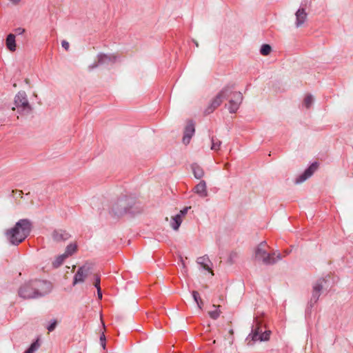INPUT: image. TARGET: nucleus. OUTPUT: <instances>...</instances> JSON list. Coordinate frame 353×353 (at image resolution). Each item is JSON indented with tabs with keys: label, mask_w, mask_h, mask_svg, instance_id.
I'll return each instance as SVG.
<instances>
[{
	"label": "nucleus",
	"mask_w": 353,
	"mask_h": 353,
	"mask_svg": "<svg viewBox=\"0 0 353 353\" xmlns=\"http://www.w3.org/2000/svg\"><path fill=\"white\" fill-rule=\"evenodd\" d=\"M190 208V207H185L183 210H181L179 214L176 215L180 216L183 219V216H184L187 213L188 210Z\"/></svg>",
	"instance_id": "obj_30"
},
{
	"label": "nucleus",
	"mask_w": 353,
	"mask_h": 353,
	"mask_svg": "<svg viewBox=\"0 0 353 353\" xmlns=\"http://www.w3.org/2000/svg\"><path fill=\"white\" fill-rule=\"evenodd\" d=\"M32 230V223L30 220L23 219L18 221L14 226L6 232L9 242L14 245L22 243L30 234Z\"/></svg>",
	"instance_id": "obj_2"
},
{
	"label": "nucleus",
	"mask_w": 353,
	"mask_h": 353,
	"mask_svg": "<svg viewBox=\"0 0 353 353\" xmlns=\"http://www.w3.org/2000/svg\"><path fill=\"white\" fill-rule=\"evenodd\" d=\"M271 50H272V48L270 45L263 44V45H262V46L261 48L260 52L262 55L267 56L270 53Z\"/></svg>",
	"instance_id": "obj_27"
},
{
	"label": "nucleus",
	"mask_w": 353,
	"mask_h": 353,
	"mask_svg": "<svg viewBox=\"0 0 353 353\" xmlns=\"http://www.w3.org/2000/svg\"><path fill=\"white\" fill-rule=\"evenodd\" d=\"M6 45L7 48L10 52H14L17 49L15 35L14 34H9L6 39Z\"/></svg>",
	"instance_id": "obj_18"
},
{
	"label": "nucleus",
	"mask_w": 353,
	"mask_h": 353,
	"mask_svg": "<svg viewBox=\"0 0 353 353\" xmlns=\"http://www.w3.org/2000/svg\"><path fill=\"white\" fill-rule=\"evenodd\" d=\"M14 32L17 35H21L25 32V29L23 28H17L14 29Z\"/></svg>",
	"instance_id": "obj_32"
},
{
	"label": "nucleus",
	"mask_w": 353,
	"mask_h": 353,
	"mask_svg": "<svg viewBox=\"0 0 353 353\" xmlns=\"http://www.w3.org/2000/svg\"><path fill=\"white\" fill-rule=\"evenodd\" d=\"M195 129L192 122L188 123L185 128L184 135L183 137V142L184 144H188L193 134H194Z\"/></svg>",
	"instance_id": "obj_15"
},
{
	"label": "nucleus",
	"mask_w": 353,
	"mask_h": 353,
	"mask_svg": "<svg viewBox=\"0 0 353 353\" xmlns=\"http://www.w3.org/2000/svg\"><path fill=\"white\" fill-rule=\"evenodd\" d=\"M77 250V245L74 243L69 244L65 249V255L66 256H70L72 255Z\"/></svg>",
	"instance_id": "obj_24"
},
{
	"label": "nucleus",
	"mask_w": 353,
	"mask_h": 353,
	"mask_svg": "<svg viewBox=\"0 0 353 353\" xmlns=\"http://www.w3.org/2000/svg\"><path fill=\"white\" fill-rule=\"evenodd\" d=\"M296 21L295 26L296 28L301 27L307 20V13L304 8H300L295 13Z\"/></svg>",
	"instance_id": "obj_13"
},
{
	"label": "nucleus",
	"mask_w": 353,
	"mask_h": 353,
	"mask_svg": "<svg viewBox=\"0 0 353 353\" xmlns=\"http://www.w3.org/2000/svg\"><path fill=\"white\" fill-rule=\"evenodd\" d=\"M57 325V321L54 319L52 320L50 324L48 325L47 329L49 332H52Z\"/></svg>",
	"instance_id": "obj_28"
},
{
	"label": "nucleus",
	"mask_w": 353,
	"mask_h": 353,
	"mask_svg": "<svg viewBox=\"0 0 353 353\" xmlns=\"http://www.w3.org/2000/svg\"><path fill=\"white\" fill-rule=\"evenodd\" d=\"M132 203L131 198L122 196L112 203L110 213L114 216L119 217L130 210Z\"/></svg>",
	"instance_id": "obj_4"
},
{
	"label": "nucleus",
	"mask_w": 353,
	"mask_h": 353,
	"mask_svg": "<svg viewBox=\"0 0 353 353\" xmlns=\"http://www.w3.org/2000/svg\"><path fill=\"white\" fill-rule=\"evenodd\" d=\"M14 104L21 111L26 112V113H30L32 110L31 105H30L27 94L24 91L19 92L15 97H14Z\"/></svg>",
	"instance_id": "obj_7"
},
{
	"label": "nucleus",
	"mask_w": 353,
	"mask_h": 353,
	"mask_svg": "<svg viewBox=\"0 0 353 353\" xmlns=\"http://www.w3.org/2000/svg\"><path fill=\"white\" fill-rule=\"evenodd\" d=\"M10 1H12V3H17L19 2L21 0H10Z\"/></svg>",
	"instance_id": "obj_37"
},
{
	"label": "nucleus",
	"mask_w": 353,
	"mask_h": 353,
	"mask_svg": "<svg viewBox=\"0 0 353 353\" xmlns=\"http://www.w3.org/2000/svg\"><path fill=\"white\" fill-rule=\"evenodd\" d=\"M66 258H68V256H66L65 254L58 256L52 263L53 267L58 268L61 265Z\"/></svg>",
	"instance_id": "obj_22"
},
{
	"label": "nucleus",
	"mask_w": 353,
	"mask_h": 353,
	"mask_svg": "<svg viewBox=\"0 0 353 353\" xmlns=\"http://www.w3.org/2000/svg\"><path fill=\"white\" fill-rule=\"evenodd\" d=\"M318 164L317 163H312L308 168H307L305 172L301 174L299 177L296 179V183H301L305 181L306 179L310 178L314 172L317 170Z\"/></svg>",
	"instance_id": "obj_12"
},
{
	"label": "nucleus",
	"mask_w": 353,
	"mask_h": 353,
	"mask_svg": "<svg viewBox=\"0 0 353 353\" xmlns=\"http://www.w3.org/2000/svg\"><path fill=\"white\" fill-rule=\"evenodd\" d=\"M229 332H230V334H233V333H234L233 332V330H230Z\"/></svg>",
	"instance_id": "obj_40"
},
{
	"label": "nucleus",
	"mask_w": 353,
	"mask_h": 353,
	"mask_svg": "<svg viewBox=\"0 0 353 353\" xmlns=\"http://www.w3.org/2000/svg\"><path fill=\"white\" fill-rule=\"evenodd\" d=\"M210 140L212 143L211 150L215 152L219 151L220 150L222 142L219 139L214 136H212L210 137Z\"/></svg>",
	"instance_id": "obj_21"
},
{
	"label": "nucleus",
	"mask_w": 353,
	"mask_h": 353,
	"mask_svg": "<svg viewBox=\"0 0 353 353\" xmlns=\"http://www.w3.org/2000/svg\"><path fill=\"white\" fill-rule=\"evenodd\" d=\"M194 176L196 179H201L204 175L203 169L196 163H193L191 165Z\"/></svg>",
	"instance_id": "obj_19"
},
{
	"label": "nucleus",
	"mask_w": 353,
	"mask_h": 353,
	"mask_svg": "<svg viewBox=\"0 0 353 353\" xmlns=\"http://www.w3.org/2000/svg\"><path fill=\"white\" fill-rule=\"evenodd\" d=\"M52 237L54 241L61 242L68 239L70 234L61 230H54L52 234Z\"/></svg>",
	"instance_id": "obj_17"
},
{
	"label": "nucleus",
	"mask_w": 353,
	"mask_h": 353,
	"mask_svg": "<svg viewBox=\"0 0 353 353\" xmlns=\"http://www.w3.org/2000/svg\"><path fill=\"white\" fill-rule=\"evenodd\" d=\"M61 46L65 50H68L69 49V47H70V44L67 41H61Z\"/></svg>",
	"instance_id": "obj_33"
},
{
	"label": "nucleus",
	"mask_w": 353,
	"mask_h": 353,
	"mask_svg": "<svg viewBox=\"0 0 353 353\" xmlns=\"http://www.w3.org/2000/svg\"><path fill=\"white\" fill-rule=\"evenodd\" d=\"M192 296H193V299H194V301L196 303L198 307L200 309H201V307H202V305H203V301H202V300L200 298L199 292H196V291H193L192 292Z\"/></svg>",
	"instance_id": "obj_26"
},
{
	"label": "nucleus",
	"mask_w": 353,
	"mask_h": 353,
	"mask_svg": "<svg viewBox=\"0 0 353 353\" xmlns=\"http://www.w3.org/2000/svg\"><path fill=\"white\" fill-rule=\"evenodd\" d=\"M119 57L114 54H99L98 55V63L92 65L94 68L98 65H110L117 62Z\"/></svg>",
	"instance_id": "obj_10"
},
{
	"label": "nucleus",
	"mask_w": 353,
	"mask_h": 353,
	"mask_svg": "<svg viewBox=\"0 0 353 353\" xmlns=\"http://www.w3.org/2000/svg\"><path fill=\"white\" fill-rule=\"evenodd\" d=\"M270 336V331L262 332L260 323L257 319L255 320V325H253L252 332L248 336V339L251 337L253 341H268Z\"/></svg>",
	"instance_id": "obj_6"
},
{
	"label": "nucleus",
	"mask_w": 353,
	"mask_h": 353,
	"mask_svg": "<svg viewBox=\"0 0 353 353\" xmlns=\"http://www.w3.org/2000/svg\"><path fill=\"white\" fill-rule=\"evenodd\" d=\"M194 190L200 197L204 198L208 196L207 186L205 181H201L194 187Z\"/></svg>",
	"instance_id": "obj_16"
},
{
	"label": "nucleus",
	"mask_w": 353,
	"mask_h": 353,
	"mask_svg": "<svg viewBox=\"0 0 353 353\" xmlns=\"http://www.w3.org/2000/svg\"><path fill=\"white\" fill-rule=\"evenodd\" d=\"M290 251H289V250H285V255H288V254H289V253H290Z\"/></svg>",
	"instance_id": "obj_39"
},
{
	"label": "nucleus",
	"mask_w": 353,
	"mask_h": 353,
	"mask_svg": "<svg viewBox=\"0 0 353 353\" xmlns=\"http://www.w3.org/2000/svg\"><path fill=\"white\" fill-rule=\"evenodd\" d=\"M325 282V279H319L313 284L312 294L310 301L311 307L318 301Z\"/></svg>",
	"instance_id": "obj_9"
},
{
	"label": "nucleus",
	"mask_w": 353,
	"mask_h": 353,
	"mask_svg": "<svg viewBox=\"0 0 353 353\" xmlns=\"http://www.w3.org/2000/svg\"><path fill=\"white\" fill-rule=\"evenodd\" d=\"M33 290H31V289H27L26 290V293H30V292H32Z\"/></svg>",
	"instance_id": "obj_38"
},
{
	"label": "nucleus",
	"mask_w": 353,
	"mask_h": 353,
	"mask_svg": "<svg viewBox=\"0 0 353 353\" xmlns=\"http://www.w3.org/2000/svg\"><path fill=\"white\" fill-rule=\"evenodd\" d=\"M269 246L265 241L259 243L254 250V259L262 261L265 265H272L277 261L281 260L282 256L279 252L269 253L268 252Z\"/></svg>",
	"instance_id": "obj_3"
},
{
	"label": "nucleus",
	"mask_w": 353,
	"mask_h": 353,
	"mask_svg": "<svg viewBox=\"0 0 353 353\" xmlns=\"http://www.w3.org/2000/svg\"><path fill=\"white\" fill-rule=\"evenodd\" d=\"M97 295H98V298L99 299H102V292H101V288H98V289H97Z\"/></svg>",
	"instance_id": "obj_35"
},
{
	"label": "nucleus",
	"mask_w": 353,
	"mask_h": 353,
	"mask_svg": "<svg viewBox=\"0 0 353 353\" xmlns=\"http://www.w3.org/2000/svg\"><path fill=\"white\" fill-rule=\"evenodd\" d=\"M182 223V218L180 216L175 215L172 217L170 222L171 227L173 230H177Z\"/></svg>",
	"instance_id": "obj_20"
},
{
	"label": "nucleus",
	"mask_w": 353,
	"mask_h": 353,
	"mask_svg": "<svg viewBox=\"0 0 353 353\" xmlns=\"http://www.w3.org/2000/svg\"><path fill=\"white\" fill-rule=\"evenodd\" d=\"M90 269L86 265L80 267L74 276L73 285L83 283L89 274Z\"/></svg>",
	"instance_id": "obj_11"
},
{
	"label": "nucleus",
	"mask_w": 353,
	"mask_h": 353,
	"mask_svg": "<svg viewBox=\"0 0 353 353\" xmlns=\"http://www.w3.org/2000/svg\"><path fill=\"white\" fill-rule=\"evenodd\" d=\"M94 285L97 289H98V288H101L100 287V278L98 276H97L95 278V281L94 283Z\"/></svg>",
	"instance_id": "obj_34"
},
{
	"label": "nucleus",
	"mask_w": 353,
	"mask_h": 353,
	"mask_svg": "<svg viewBox=\"0 0 353 353\" xmlns=\"http://www.w3.org/2000/svg\"><path fill=\"white\" fill-rule=\"evenodd\" d=\"M230 87L232 88V93L228 94V97H231L229 100L228 110L230 113H235L242 103L243 97L241 92H234L233 87Z\"/></svg>",
	"instance_id": "obj_8"
},
{
	"label": "nucleus",
	"mask_w": 353,
	"mask_h": 353,
	"mask_svg": "<svg viewBox=\"0 0 353 353\" xmlns=\"http://www.w3.org/2000/svg\"><path fill=\"white\" fill-rule=\"evenodd\" d=\"M213 307H214V310L210 311L208 312V314H209V316H210V318L215 320V319H218L219 316H220L221 311L219 309V307H217L215 305H213Z\"/></svg>",
	"instance_id": "obj_25"
},
{
	"label": "nucleus",
	"mask_w": 353,
	"mask_h": 353,
	"mask_svg": "<svg viewBox=\"0 0 353 353\" xmlns=\"http://www.w3.org/2000/svg\"><path fill=\"white\" fill-rule=\"evenodd\" d=\"M194 42L195 45H196V46L198 47L199 46L198 43L196 41H194Z\"/></svg>",
	"instance_id": "obj_41"
},
{
	"label": "nucleus",
	"mask_w": 353,
	"mask_h": 353,
	"mask_svg": "<svg viewBox=\"0 0 353 353\" xmlns=\"http://www.w3.org/2000/svg\"><path fill=\"white\" fill-rule=\"evenodd\" d=\"M34 352H32V350H30V348H28L26 352L25 353H33Z\"/></svg>",
	"instance_id": "obj_36"
},
{
	"label": "nucleus",
	"mask_w": 353,
	"mask_h": 353,
	"mask_svg": "<svg viewBox=\"0 0 353 353\" xmlns=\"http://www.w3.org/2000/svg\"><path fill=\"white\" fill-rule=\"evenodd\" d=\"M313 102V97L311 94H307L303 99V105L308 109L312 106Z\"/></svg>",
	"instance_id": "obj_23"
},
{
	"label": "nucleus",
	"mask_w": 353,
	"mask_h": 353,
	"mask_svg": "<svg viewBox=\"0 0 353 353\" xmlns=\"http://www.w3.org/2000/svg\"><path fill=\"white\" fill-rule=\"evenodd\" d=\"M232 93V88L230 85L224 87L210 101L205 108L204 113L209 114L213 112L223 102L228 98V94Z\"/></svg>",
	"instance_id": "obj_5"
},
{
	"label": "nucleus",
	"mask_w": 353,
	"mask_h": 353,
	"mask_svg": "<svg viewBox=\"0 0 353 353\" xmlns=\"http://www.w3.org/2000/svg\"><path fill=\"white\" fill-rule=\"evenodd\" d=\"M100 343H101V345L102 346V347L103 349H105V336L104 333H102V334L100 336Z\"/></svg>",
	"instance_id": "obj_31"
},
{
	"label": "nucleus",
	"mask_w": 353,
	"mask_h": 353,
	"mask_svg": "<svg viewBox=\"0 0 353 353\" xmlns=\"http://www.w3.org/2000/svg\"><path fill=\"white\" fill-rule=\"evenodd\" d=\"M196 262L198 264H199L201 265V267L203 270L210 272L212 275L214 274L212 270V263L210 261V260L209 259L208 256L205 255V256L199 257L196 260Z\"/></svg>",
	"instance_id": "obj_14"
},
{
	"label": "nucleus",
	"mask_w": 353,
	"mask_h": 353,
	"mask_svg": "<svg viewBox=\"0 0 353 353\" xmlns=\"http://www.w3.org/2000/svg\"><path fill=\"white\" fill-rule=\"evenodd\" d=\"M52 288V283L47 281L35 280L25 283L19 290V295L23 299H34L45 296Z\"/></svg>",
	"instance_id": "obj_1"
},
{
	"label": "nucleus",
	"mask_w": 353,
	"mask_h": 353,
	"mask_svg": "<svg viewBox=\"0 0 353 353\" xmlns=\"http://www.w3.org/2000/svg\"><path fill=\"white\" fill-rule=\"evenodd\" d=\"M39 347V343L38 342V341H36L35 342H33L30 346L29 347V348L30 349V350H32V352H34L36 351Z\"/></svg>",
	"instance_id": "obj_29"
}]
</instances>
